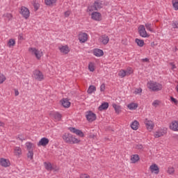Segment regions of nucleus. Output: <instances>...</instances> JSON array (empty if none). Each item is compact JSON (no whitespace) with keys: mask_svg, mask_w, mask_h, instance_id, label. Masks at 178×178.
<instances>
[{"mask_svg":"<svg viewBox=\"0 0 178 178\" xmlns=\"http://www.w3.org/2000/svg\"><path fill=\"white\" fill-rule=\"evenodd\" d=\"M62 138L67 144H80L81 143L80 139L76 138V136H73L70 133L63 134Z\"/></svg>","mask_w":178,"mask_h":178,"instance_id":"f257e3e1","label":"nucleus"},{"mask_svg":"<svg viewBox=\"0 0 178 178\" xmlns=\"http://www.w3.org/2000/svg\"><path fill=\"white\" fill-rule=\"evenodd\" d=\"M147 88L150 90V91H154L155 92H158V91H161L163 88L162 84L154 81H150L147 84Z\"/></svg>","mask_w":178,"mask_h":178,"instance_id":"f03ea898","label":"nucleus"},{"mask_svg":"<svg viewBox=\"0 0 178 178\" xmlns=\"http://www.w3.org/2000/svg\"><path fill=\"white\" fill-rule=\"evenodd\" d=\"M28 51L29 54H31L32 56H35L38 60H40L41 58L44 56V52L42 49H39L35 47H29Z\"/></svg>","mask_w":178,"mask_h":178,"instance_id":"7ed1b4c3","label":"nucleus"},{"mask_svg":"<svg viewBox=\"0 0 178 178\" xmlns=\"http://www.w3.org/2000/svg\"><path fill=\"white\" fill-rule=\"evenodd\" d=\"M145 126L148 131H152L154 130V127H155V124L154 121L146 118L144 121Z\"/></svg>","mask_w":178,"mask_h":178,"instance_id":"20e7f679","label":"nucleus"},{"mask_svg":"<svg viewBox=\"0 0 178 178\" xmlns=\"http://www.w3.org/2000/svg\"><path fill=\"white\" fill-rule=\"evenodd\" d=\"M139 35L140 37H143V38H148L149 37V34L147 33V31L145 30V26L144 25H140L138 28Z\"/></svg>","mask_w":178,"mask_h":178,"instance_id":"39448f33","label":"nucleus"},{"mask_svg":"<svg viewBox=\"0 0 178 178\" xmlns=\"http://www.w3.org/2000/svg\"><path fill=\"white\" fill-rule=\"evenodd\" d=\"M149 170L152 175H159V166L155 163H153L149 165Z\"/></svg>","mask_w":178,"mask_h":178,"instance_id":"423d86ee","label":"nucleus"},{"mask_svg":"<svg viewBox=\"0 0 178 178\" xmlns=\"http://www.w3.org/2000/svg\"><path fill=\"white\" fill-rule=\"evenodd\" d=\"M86 118L88 122H90L97 120V115L91 111H88L86 113Z\"/></svg>","mask_w":178,"mask_h":178,"instance_id":"0eeeda50","label":"nucleus"},{"mask_svg":"<svg viewBox=\"0 0 178 178\" xmlns=\"http://www.w3.org/2000/svg\"><path fill=\"white\" fill-rule=\"evenodd\" d=\"M19 13L24 19H27L30 17V10L24 6L21 7Z\"/></svg>","mask_w":178,"mask_h":178,"instance_id":"6e6552de","label":"nucleus"},{"mask_svg":"<svg viewBox=\"0 0 178 178\" xmlns=\"http://www.w3.org/2000/svg\"><path fill=\"white\" fill-rule=\"evenodd\" d=\"M33 79L38 80V81H42L44 80V74L40 70H35L33 74Z\"/></svg>","mask_w":178,"mask_h":178,"instance_id":"1a4fd4ad","label":"nucleus"},{"mask_svg":"<svg viewBox=\"0 0 178 178\" xmlns=\"http://www.w3.org/2000/svg\"><path fill=\"white\" fill-rule=\"evenodd\" d=\"M166 133H168V129L166 128H163L161 129H159L158 131H156L154 133V137L155 138H159V137H162L163 136H165V134H166Z\"/></svg>","mask_w":178,"mask_h":178,"instance_id":"9d476101","label":"nucleus"},{"mask_svg":"<svg viewBox=\"0 0 178 178\" xmlns=\"http://www.w3.org/2000/svg\"><path fill=\"white\" fill-rule=\"evenodd\" d=\"M68 130H70V131H71V133L76 134L79 137H81V138L84 137V133H83V131H81L80 129H77L74 127H69Z\"/></svg>","mask_w":178,"mask_h":178,"instance_id":"9b49d317","label":"nucleus"},{"mask_svg":"<svg viewBox=\"0 0 178 178\" xmlns=\"http://www.w3.org/2000/svg\"><path fill=\"white\" fill-rule=\"evenodd\" d=\"M91 19L95 22H101L102 20V15L99 12H93L91 13Z\"/></svg>","mask_w":178,"mask_h":178,"instance_id":"f8f14e48","label":"nucleus"},{"mask_svg":"<svg viewBox=\"0 0 178 178\" xmlns=\"http://www.w3.org/2000/svg\"><path fill=\"white\" fill-rule=\"evenodd\" d=\"M79 42L84 44L88 40V35L86 33H80L78 35Z\"/></svg>","mask_w":178,"mask_h":178,"instance_id":"ddd939ff","label":"nucleus"},{"mask_svg":"<svg viewBox=\"0 0 178 178\" xmlns=\"http://www.w3.org/2000/svg\"><path fill=\"white\" fill-rule=\"evenodd\" d=\"M58 49L63 55H67L70 52V48L67 45H61L58 47Z\"/></svg>","mask_w":178,"mask_h":178,"instance_id":"4468645a","label":"nucleus"},{"mask_svg":"<svg viewBox=\"0 0 178 178\" xmlns=\"http://www.w3.org/2000/svg\"><path fill=\"white\" fill-rule=\"evenodd\" d=\"M49 144V139L47 138H42L38 143V147H47Z\"/></svg>","mask_w":178,"mask_h":178,"instance_id":"2eb2a0df","label":"nucleus"},{"mask_svg":"<svg viewBox=\"0 0 178 178\" xmlns=\"http://www.w3.org/2000/svg\"><path fill=\"white\" fill-rule=\"evenodd\" d=\"M0 165L3 168H9V166H10V161H9L8 159L1 158Z\"/></svg>","mask_w":178,"mask_h":178,"instance_id":"dca6fc26","label":"nucleus"},{"mask_svg":"<svg viewBox=\"0 0 178 178\" xmlns=\"http://www.w3.org/2000/svg\"><path fill=\"white\" fill-rule=\"evenodd\" d=\"M50 116L54 119L55 122H60L62 119V115L58 112L50 113Z\"/></svg>","mask_w":178,"mask_h":178,"instance_id":"f3484780","label":"nucleus"},{"mask_svg":"<svg viewBox=\"0 0 178 178\" xmlns=\"http://www.w3.org/2000/svg\"><path fill=\"white\" fill-rule=\"evenodd\" d=\"M169 129L172 131H178V121L174 120L170 122Z\"/></svg>","mask_w":178,"mask_h":178,"instance_id":"a211bd4d","label":"nucleus"},{"mask_svg":"<svg viewBox=\"0 0 178 178\" xmlns=\"http://www.w3.org/2000/svg\"><path fill=\"white\" fill-rule=\"evenodd\" d=\"M99 42L103 44V45H106V44H108V42H109V37L106 35H103L99 37Z\"/></svg>","mask_w":178,"mask_h":178,"instance_id":"6ab92c4d","label":"nucleus"},{"mask_svg":"<svg viewBox=\"0 0 178 178\" xmlns=\"http://www.w3.org/2000/svg\"><path fill=\"white\" fill-rule=\"evenodd\" d=\"M92 54L97 58H101L104 55V51L100 49H95L92 50Z\"/></svg>","mask_w":178,"mask_h":178,"instance_id":"aec40b11","label":"nucleus"},{"mask_svg":"<svg viewBox=\"0 0 178 178\" xmlns=\"http://www.w3.org/2000/svg\"><path fill=\"white\" fill-rule=\"evenodd\" d=\"M25 147L28 152L34 151V149L35 148V145L31 142H26L25 143Z\"/></svg>","mask_w":178,"mask_h":178,"instance_id":"412c9836","label":"nucleus"},{"mask_svg":"<svg viewBox=\"0 0 178 178\" xmlns=\"http://www.w3.org/2000/svg\"><path fill=\"white\" fill-rule=\"evenodd\" d=\"M131 163H137L140 161V156L138 154H132L130 157Z\"/></svg>","mask_w":178,"mask_h":178,"instance_id":"4be33fe9","label":"nucleus"},{"mask_svg":"<svg viewBox=\"0 0 178 178\" xmlns=\"http://www.w3.org/2000/svg\"><path fill=\"white\" fill-rule=\"evenodd\" d=\"M113 108H114V111L117 115H119L120 113H122V106L120 105H118L116 104H112Z\"/></svg>","mask_w":178,"mask_h":178,"instance_id":"5701e85b","label":"nucleus"},{"mask_svg":"<svg viewBox=\"0 0 178 178\" xmlns=\"http://www.w3.org/2000/svg\"><path fill=\"white\" fill-rule=\"evenodd\" d=\"M127 108L129 111H136L138 108V104L134 102L130 103L127 105Z\"/></svg>","mask_w":178,"mask_h":178,"instance_id":"b1692460","label":"nucleus"},{"mask_svg":"<svg viewBox=\"0 0 178 178\" xmlns=\"http://www.w3.org/2000/svg\"><path fill=\"white\" fill-rule=\"evenodd\" d=\"M108 108H109V103L104 102L99 106L98 109L99 111H106Z\"/></svg>","mask_w":178,"mask_h":178,"instance_id":"393cba45","label":"nucleus"},{"mask_svg":"<svg viewBox=\"0 0 178 178\" xmlns=\"http://www.w3.org/2000/svg\"><path fill=\"white\" fill-rule=\"evenodd\" d=\"M138 127H140V122L137 120H134L131 124V128L132 130H138Z\"/></svg>","mask_w":178,"mask_h":178,"instance_id":"a878e982","label":"nucleus"},{"mask_svg":"<svg viewBox=\"0 0 178 178\" xmlns=\"http://www.w3.org/2000/svg\"><path fill=\"white\" fill-rule=\"evenodd\" d=\"M61 105H63V106L64 108H70V102H69V100L67 99H63L61 101Z\"/></svg>","mask_w":178,"mask_h":178,"instance_id":"bb28decb","label":"nucleus"},{"mask_svg":"<svg viewBox=\"0 0 178 178\" xmlns=\"http://www.w3.org/2000/svg\"><path fill=\"white\" fill-rule=\"evenodd\" d=\"M14 155L17 158L22 155V148L20 147H15L14 148Z\"/></svg>","mask_w":178,"mask_h":178,"instance_id":"cd10ccee","label":"nucleus"},{"mask_svg":"<svg viewBox=\"0 0 178 178\" xmlns=\"http://www.w3.org/2000/svg\"><path fill=\"white\" fill-rule=\"evenodd\" d=\"M57 0H44V3L47 6H54L56 4Z\"/></svg>","mask_w":178,"mask_h":178,"instance_id":"c85d7f7f","label":"nucleus"},{"mask_svg":"<svg viewBox=\"0 0 178 178\" xmlns=\"http://www.w3.org/2000/svg\"><path fill=\"white\" fill-rule=\"evenodd\" d=\"M44 166L46 170H48V172H51L52 170V164L49 162H44Z\"/></svg>","mask_w":178,"mask_h":178,"instance_id":"c756f323","label":"nucleus"},{"mask_svg":"<svg viewBox=\"0 0 178 178\" xmlns=\"http://www.w3.org/2000/svg\"><path fill=\"white\" fill-rule=\"evenodd\" d=\"M145 27H146V29L148 31H150V33H155V31H154V29L152 28V24H151V23H146L145 24Z\"/></svg>","mask_w":178,"mask_h":178,"instance_id":"7c9ffc66","label":"nucleus"},{"mask_svg":"<svg viewBox=\"0 0 178 178\" xmlns=\"http://www.w3.org/2000/svg\"><path fill=\"white\" fill-rule=\"evenodd\" d=\"M95 91H97V88L95 86H90L87 92L88 94H92V92H95Z\"/></svg>","mask_w":178,"mask_h":178,"instance_id":"2f4dec72","label":"nucleus"},{"mask_svg":"<svg viewBox=\"0 0 178 178\" xmlns=\"http://www.w3.org/2000/svg\"><path fill=\"white\" fill-rule=\"evenodd\" d=\"M7 45L8 47H9V48H12V47H15V45H16V40H15V39H10L8 42Z\"/></svg>","mask_w":178,"mask_h":178,"instance_id":"473e14b6","label":"nucleus"},{"mask_svg":"<svg viewBox=\"0 0 178 178\" xmlns=\"http://www.w3.org/2000/svg\"><path fill=\"white\" fill-rule=\"evenodd\" d=\"M95 7L96 8V10H99V9H102V8H103L104 4H102V3L99 2V1H96L94 3Z\"/></svg>","mask_w":178,"mask_h":178,"instance_id":"72a5a7b5","label":"nucleus"},{"mask_svg":"<svg viewBox=\"0 0 178 178\" xmlns=\"http://www.w3.org/2000/svg\"><path fill=\"white\" fill-rule=\"evenodd\" d=\"M27 158L30 159V161H33V159H34V151L28 152Z\"/></svg>","mask_w":178,"mask_h":178,"instance_id":"f704fd0d","label":"nucleus"},{"mask_svg":"<svg viewBox=\"0 0 178 178\" xmlns=\"http://www.w3.org/2000/svg\"><path fill=\"white\" fill-rule=\"evenodd\" d=\"M135 42L138 47H144V40H143L136 38L135 40Z\"/></svg>","mask_w":178,"mask_h":178,"instance_id":"c9c22d12","label":"nucleus"},{"mask_svg":"<svg viewBox=\"0 0 178 178\" xmlns=\"http://www.w3.org/2000/svg\"><path fill=\"white\" fill-rule=\"evenodd\" d=\"M167 173L168 175H175V168L173 166H169L167 169Z\"/></svg>","mask_w":178,"mask_h":178,"instance_id":"e433bc0d","label":"nucleus"},{"mask_svg":"<svg viewBox=\"0 0 178 178\" xmlns=\"http://www.w3.org/2000/svg\"><path fill=\"white\" fill-rule=\"evenodd\" d=\"M3 17L6 20H12L13 18V16L10 13H6L3 15Z\"/></svg>","mask_w":178,"mask_h":178,"instance_id":"4c0bfd02","label":"nucleus"},{"mask_svg":"<svg viewBox=\"0 0 178 178\" xmlns=\"http://www.w3.org/2000/svg\"><path fill=\"white\" fill-rule=\"evenodd\" d=\"M88 70L90 72H94L95 70V64H94V63H90L88 65Z\"/></svg>","mask_w":178,"mask_h":178,"instance_id":"58836bf2","label":"nucleus"},{"mask_svg":"<svg viewBox=\"0 0 178 178\" xmlns=\"http://www.w3.org/2000/svg\"><path fill=\"white\" fill-rule=\"evenodd\" d=\"M133 73H134V71H133V68L131 67H128L127 70H125L126 76H130V74H133Z\"/></svg>","mask_w":178,"mask_h":178,"instance_id":"ea45409f","label":"nucleus"},{"mask_svg":"<svg viewBox=\"0 0 178 178\" xmlns=\"http://www.w3.org/2000/svg\"><path fill=\"white\" fill-rule=\"evenodd\" d=\"M118 76H120V77H121L122 79H123V77H126V70H120L119 73H118Z\"/></svg>","mask_w":178,"mask_h":178,"instance_id":"a19ab883","label":"nucleus"},{"mask_svg":"<svg viewBox=\"0 0 178 178\" xmlns=\"http://www.w3.org/2000/svg\"><path fill=\"white\" fill-rule=\"evenodd\" d=\"M4 81H6V76L1 74H0V84H3Z\"/></svg>","mask_w":178,"mask_h":178,"instance_id":"79ce46f5","label":"nucleus"},{"mask_svg":"<svg viewBox=\"0 0 178 178\" xmlns=\"http://www.w3.org/2000/svg\"><path fill=\"white\" fill-rule=\"evenodd\" d=\"M95 10H97V8H95V4H93L92 6H90L88 8V12H95Z\"/></svg>","mask_w":178,"mask_h":178,"instance_id":"37998d69","label":"nucleus"},{"mask_svg":"<svg viewBox=\"0 0 178 178\" xmlns=\"http://www.w3.org/2000/svg\"><path fill=\"white\" fill-rule=\"evenodd\" d=\"M172 6L175 10H178V1H172Z\"/></svg>","mask_w":178,"mask_h":178,"instance_id":"c03bdc74","label":"nucleus"},{"mask_svg":"<svg viewBox=\"0 0 178 178\" xmlns=\"http://www.w3.org/2000/svg\"><path fill=\"white\" fill-rule=\"evenodd\" d=\"M171 26L172 29H178V21H172Z\"/></svg>","mask_w":178,"mask_h":178,"instance_id":"a18cd8bd","label":"nucleus"},{"mask_svg":"<svg viewBox=\"0 0 178 178\" xmlns=\"http://www.w3.org/2000/svg\"><path fill=\"white\" fill-rule=\"evenodd\" d=\"M170 102H172V104H174V105H177L178 100L176 98H175L173 97H170Z\"/></svg>","mask_w":178,"mask_h":178,"instance_id":"49530a36","label":"nucleus"},{"mask_svg":"<svg viewBox=\"0 0 178 178\" xmlns=\"http://www.w3.org/2000/svg\"><path fill=\"white\" fill-rule=\"evenodd\" d=\"M141 92H143V89H141V88H137V89H136L135 90H134V93L136 95H138V94H141Z\"/></svg>","mask_w":178,"mask_h":178,"instance_id":"de8ad7c7","label":"nucleus"},{"mask_svg":"<svg viewBox=\"0 0 178 178\" xmlns=\"http://www.w3.org/2000/svg\"><path fill=\"white\" fill-rule=\"evenodd\" d=\"M79 178H91L88 174L82 173L80 175Z\"/></svg>","mask_w":178,"mask_h":178,"instance_id":"09e8293b","label":"nucleus"},{"mask_svg":"<svg viewBox=\"0 0 178 178\" xmlns=\"http://www.w3.org/2000/svg\"><path fill=\"white\" fill-rule=\"evenodd\" d=\"M18 39L21 41H24V40H26V36H24V34L20 33L18 36Z\"/></svg>","mask_w":178,"mask_h":178,"instance_id":"8fccbe9b","label":"nucleus"},{"mask_svg":"<svg viewBox=\"0 0 178 178\" xmlns=\"http://www.w3.org/2000/svg\"><path fill=\"white\" fill-rule=\"evenodd\" d=\"M17 138L20 141H24V140H26V138H24V136H23V134L18 135Z\"/></svg>","mask_w":178,"mask_h":178,"instance_id":"3c124183","label":"nucleus"},{"mask_svg":"<svg viewBox=\"0 0 178 178\" xmlns=\"http://www.w3.org/2000/svg\"><path fill=\"white\" fill-rule=\"evenodd\" d=\"M159 104H161V102H159V100H154L152 102V106H154L155 108H156V106H158V105H159Z\"/></svg>","mask_w":178,"mask_h":178,"instance_id":"603ef678","label":"nucleus"},{"mask_svg":"<svg viewBox=\"0 0 178 178\" xmlns=\"http://www.w3.org/2000/svg\"><path fill=\"white\" fill-rule=\"evenodd\" d=\"M70 13H71L70 10L65 11L64 13L65 17H69L70 16Z\"/></svg>","mask_w":178,"mask_h":178,"instance_id":"864d4df0","label":"nucleus"},{"mask_svg":"<svg viewBox=\"0 0 178 178\" xmlns=\"http://www.w3.org/2000/svg\"><path fill=\"white\" fill-rule=\"evenodd\" d=\"M101 92H104L105 91V83H102L100 86Z\"/></svg>","mask_w":178,"mask_h":178,"instance_id":"5fc2aeb1","label":"nucleus"},{"mask_svg":"<svg viewBox=\"0 0 178 178\" xmlns=\"http://www.w3.org/2000/svg\"><path fill=\"white\" fill-rule=\"evenodd\" d=\"M52 170H54V172H59V167L56 165H54L52 167Z\"/></svg>","mask_w":178,"mask_h":178,"instance_id":"6e6d98bb","label":"nucleus"},{"mask_svg":"<svg viewBox=\"0 0 178 178\" xmlns=\"http://www.w3.org/2000/svg\"><path fill=\"white\" fill-rule=\"evenodd\" d=\"M170 65L171 66L172 70H175L176 69V65H175V63H170Z\"/></svg>","mask_w":178,"mask_h":178,"instance_id":"4d7b16f0","label":"nucleus"},{"mask_svg":"<svg viewBox=\"0 0 178 178\" xmlns=\"http://www.w3.org/2000/svg\"><path fill=\"white\" fill-rule=\"evenodd\" d=\"M89 138H97V136L95 135V134H90V135H89Z\"/></svg>","mask_w":178,"mask_h":178,"instance_id":"13d9d810","label":"nucleus"},{"mask_svg":"<svg viewBox=\"0 0 178 178\" xmlns=\"http://www.w3.org/2000/svg\"><path fill=\"white\" fill-rule=\"evenodd\" d=\"M35 9L38 10V8H40V4L39 3H36L33 5Z\"/></svg>","mask_w":178,"mask_h":178,"instance_id":"bf43d9fd","label":"nucleus"},{"mask_svg":"<svg viewBox=\"0 0 178 178\" xmlns=\"http://www.w3.org/2000/svg\"><path fill=\"white\" fill-rule=\"evenodd\" d=\"M15 97H17V95H19V90H17V89H15Z\"/></svg>","mask_w":178,"mask_h":178,"instance_id":"052dcab7","label":"nucleus"},{"mask_svg":"<svg viewBox=\"0 0 178 178\" xmlns=\"http://www.w3.org/2000/svg\"><path fill=\"white\" fill-rule=\"evenodd\" d=\"M142 62H149V59H148L147 58H143V59H142Z\"/></svg>","mask_w":178,"mask_h":178,"instance_id":"680f3d73","label":"nucleus"},{"mask_svg":"<svg viewBox=\"0 0 178 178\" xmlns=\"http://www.w3.org/2000/svg\"><path fill=\"white\" fill-rule=\"evenodd\" d=\"M5 127V123L0 121V127Z\"/></svg>","mask_w":178,"mask_h":178,"instance_id":"e2e57ef3","label":"nucleus"},{"mask_svg":"<svg viewBox=\"0 0 178 178\" xmlns=\"http://www.w3.org/2000/svg\"><path fill=\"white\" fill-rule=\"evenodd\" d=\"M136 148H137L138 149H143V145H139L137 146Z\"/></svg>","mask_w":178,"mask_h":178,"instance_id":"0e129e2a","label":"nucleus"},{"mask_svg":"<svg viewBox=\"0 0 178 178\" xmlns=\"http://www.w3.org/2000/svg\"><path fill=\"white\" fill-rule=\"evenodd\" d=\"M177 137H178V135H177Z\"/></svg>","mask_w":178,"mask_h":178,"instance_id":"69168bd1","label":"nucleus"}]
</instances>
